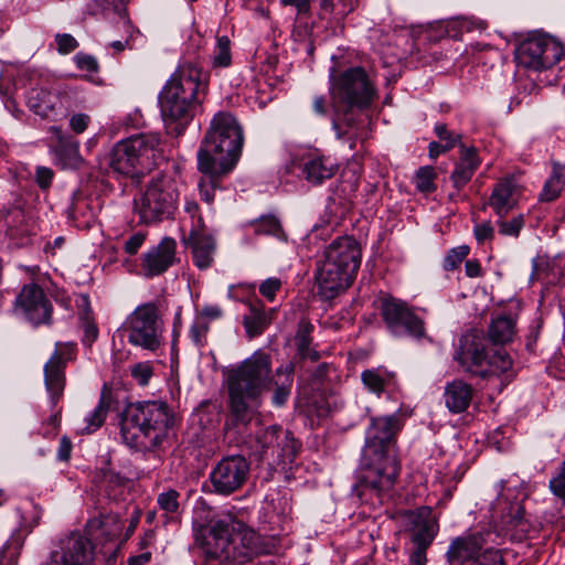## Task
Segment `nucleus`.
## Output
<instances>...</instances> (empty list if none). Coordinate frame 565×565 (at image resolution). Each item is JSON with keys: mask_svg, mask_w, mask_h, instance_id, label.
Here are the masks:
<instances>
[{"mask_svg": "<svg viewBox=\"0 0 565 565\" xmlns=\"http://www.w3.org/2000/svg\"><path fill=\"white\" fill-rule=\"evenodd\" d=\"M295 364H281L273 373L271 358L263 351L254 352L241 363L224 371L228 393L226 430L247 427L263 404V394L274 385L271 404L282 407L291 395Z\"/></svg>", "mask_w": 565, "mask_h": 565, "instance_id": "nucleus-1", "label": "nucleus"}, {"mask_svg": "<svg viewBox=\"0 0 565 565\" xmlns=\"http://www.w3.org/2000/svg\"><path fill=\"white\" fill-rule=\"evenodd\" d=\"M243 145V129L236 119L230 113H217L198 151V170L202 173L198 188L202 201L214 202L215 190L222 189L223 178L234 170Z\"/></svg>", "mask_w": 565, "mask_h": 565, "instance_id": "nucleus-2", "label": "nucleus"}, {"mask_svg": "<svg viewBox=\"0 0 565 565\" xmlns=\"http://www.w3.org/2000/svg\"><path fill=\"white\" fill-rule=\"evenodd\" d=\"M403 426L397 413L370 418L360 459V484L365 490L381 495L393 488L401 471L397 436Z\"/></svg>", "mask_w": 565, "mask_h": 565, "instance_id": "nucleus-3", "label": "nucleus"}, {"mask_svg": "<svg viewBox=\"0 0 565 565\" xmlns=\"http://www.w3.org/2000/svg\"><path fill=\"white\" fill-rule=\"evenodd\" d=\"M206 74L195 61H184L159 94L160 113L167 132L181 136L194 118L205 95Z\"/></svg>", "mask_w": 565, "mask_h": 565, "instance_id": "nucleus-4", "label": "nucleus"}, {"mask_svg": "<svg viewBox=\"0 0 565 565\" xmlns=\"http://www.w3.org/2000/svg\"><path fill=\"white\" fill-rule=\"evenodd\" d=\"M195 539L207 557L221 562L244 564L262 552L258 535L232 515L211 520Z\"/></svg>", "mask_w": 565, "mask_h": 565, "instance_id": "nucleus-5", "label": "nucleus"}, {"mask_svg": "<svg viewBox=\"0 0 565 565\" xmlns=\"http://www.w3.org/2000/svg\"><path fill=\"white\" fill-rule=\"evenodd\" d=\"M174 425L175 416L167 402L142 401L124 409L120 434L127 446L143 450L160 446Z\"/></svg>", "mask_w": 565, "mask_h": 565, "instance_id": "nucleus-6", "label": "nucleus"}, {"mask_svg": "<svg viewBox=\"0 0 565 565\" xmlns=\"http://www.w3.org/2000/svg\"><path fill=\"white\" fill-rule=\"evenodd\" d=\"M360 263L361 249L353 237L343 236L332 241L317 266L319 295L331 300L344 291L352 284Z\"/></svg>", "mask_w": 565, "mask_h": 565, "instance_id": "nucleus-7", "label": "nucleus"}, {"mask_svg": "<svg viewBox=\"0 0 565 565\" xmlns=\"http://www.w3.org/2000/svg\"><path fill=\"white\" fill-rule=\"evenodd\" d=\"M454 360L462 371L487 379L507 374L512 369V359L502 348L490 350L488 340L478 330L463 333L455 350Z\"/></svg>", "mask_w": 565, "mask_h": 565, "instance_id": "nucleus-8", "label": "nucleus"}, {"mask_svg": "<svg viewBox=\"0 0 565 565\" xmlns=\"http://www.w3.org/2000/svg\"><path fill=\"white\" fill-rule=\"evenodd\" d=\"M175 179L164 172L153 177L143 192L134 199V212L140 223L151 224L173 216L179 198Z\"/></svg>", "mask_w": 565, "mask_h": 565, "instance_id": "nucleus-9", "label": "nucleus"}, {"mask_svg": "<svg viewBox=\"0 0 565 565\" xmlns=\"http://www.w3.org/2000/svg\"><path fill=\"white\" fill-rule=\"evenodd\" d=\"M159 139L136 135L118 141L109 153L110 169L125 177L139 178L153 166Z\"/></svg>", "mask_w": 565, "mask_h": 565, "instance_id": "nucleus-10", "label": "nucleus"}, {"mask_svg": "<svg viewBox=\"0 0 565 565\" xmlns=\"http://www.w3.org/2000/svg\"><path fill=\"white\" fill-rule=\"evenodd\" d=\"M374 94V87L362 67H351L330 76V96L337 113L347 114L353 108H366Z\"/></svg>", "mask_w": 565, "mask_h": 565, "instance_id": "nucleus-11", "label": "nucleus"}, {"mask_svg": "<svg viewBox=\"0 0 565 565\" xmlns=\"http://www.w3.org/2000/svg\"><path fill=\"white\" fill-rule=\"evenodd\" d=\"M162 331L163 323L158 306L153 302L138 306L126 321L128 342L151 352L161 345Z\"/></svg>", "mask_w": 565, "mask_h": 565, "instance_id": "nucleus-12", "label": "nucleus"}, {"mask_svg": "<svg viewBox=\"0 0 565 565\" xmlns=\"http://www.w3.org/2000/svg\"><path fill=\"white\" fill-rule=\"evenodd\" d=\"M563 56V44L555 38L541 33L529 36L515 50L518 65L535 72L553 67Z\"/></svg>", "mask_w": 565, "mask_h": 565, "instance_id": "nucleus-13", "label": "nucleus"}, {"mask_svg": "<svg viewBox=\"0 0 565 565\" xmlns=\"http://www.w3.org/2000/svg\"><path fill=\"white\" fill-rule=\"evenodd\" d=\"M248 473L249 463L243 456L224 457L210 473L213 491L222 495L232 494L243 487Z\"/></svg>", "mask_w": 565, "mask_h": 565, "instance_id": "nucleus-14", "label": "nucleus"}, {"mask_svg": "<svg viewBox=\"0 0 565 565\" xmlns=\"http://www.w3.org/2000/svg\"><path fill=\"white\" fill-rule=\"evenodd\" d=\"M381 315L387 329L396 337L422 338L425 334L424 321L404 301L394 298L383 300Z\"/></svg>", "mask_w": 565, "mask_h": 565, "instance_id": "nucleus-15", "label": "nucleus"}, {"mask_svg": "<svg viewBox=\"0 0 565 565\" xmlns=\"http://www.w3.org/2000/svg\"><path fill=\"white\" fill-rule=\"evenodd\" d=\"M76 348L73 342H56L55 350L44 364V383L53 406L61 397L66 384L65 369L75 359Z\"/></svg>", "mask_w": 565, "mask_h": 565, "instance_id": "nucleus-16", "label": "nucleus"}, {"mask_svg": "<svg viewBox=\"0 0 565 565\" xmlns=\"http://www.w3.org/2000/svg\"><path fill=\"white\" fill-rule=\"evenodd\" d=\"M14 306L15 310L34 327L52 323V302L36 284L25 285L19 292Z\"/></svg>", "mask_w": 565, "mask_h": 565, "instance_id": "nucleus-17", "label": "nucleus"}, {"mask_svg": "<svg viewBox=\"0 0 565 565\" xmlns=\"http://www.w3.org/2000/svg\"><path fill=\"white\" fill-rule=\"evenodd\" d=\"M95 559L94 545L85 535L73 532L62 539L55 550L50 553L46 565H93Z\"/></svg>", "mask_w": 565, "mask_h": 565, "instance_id": "nucleus-18", "label": "nucleus"}, {"mask_svg": "<svg viewBox=\"0 0 565 565\" xmlns=\"http://www.w3.org/2000/svg\"><path fill=\"white\" fill-rule=\"evenodd\" d=\"M177 242L166 236L141 256L140 270L143 277L153 278L169 270L177 262Z\"/></svg>", "mask_w": 565, "mask_h": 565, "instance_id": "nucleus-19", "label": "nucleus"}, {"mask_svg": "<svg viewBox=\"0 0 565 565\" xmlns=\"http://www.w3.org/2000/svg\"><path fill=\"white\" fill-rule=\"evenodd\" d=\"M522 195V188L513 177L500 179L492 188L487 205L502 218L513 211Z\"/></svg>", "mask_w": 565, "mask_h": 565, "instance_id": "nucleus-20", "label": "nucleus"}, {"mask_svg": "<svg viewBox=\"0 0 565 565\" xmlns=\"http://www.w3.org/2000/svg\"><path fill=\"white\" fill-rule=\"evenodd\" d=\"M486 540L481 532L469 533L451 540L446 552L449 565H469L484 551Z\"/></svg>", "mask_w": 565, "mask_h": 565, "instance_id": "nucleus-21", "label": "nucleus"}, {"mask_svg": "<svg viewBox=\"0 0 565 565\" xmlns=\"http://www.w3.org/2000/svg\"><path fill=\"white\" fill-rule=\"evenodd\" d=\"M338 170L339 164L335 160L323 154H308L302 158L300 164L302 178L313 186L332 179Z\"/></svg>", "mask_w": 565, "mask_h": 565, "instance_id": "nucleus-22", "label": "nucleus"}, {"mask_svg": "<svg viewBox=\"0 0 565 565\" xmlns=\"http://www.w3.org/2000/svg\"><path fill=\"white\" fill-rule=\"evenodd\" d=\"M122 524L118 514L99 512L86 522L85 531L88 536L99 543L115 541L121 534Z\"/></svg>", "mask_w": 565, "mask_h": 565, "instance_id": "nucleus-23", "label": "nucleus"}, {"mask_svg": "<svg viewBox=\"0 0 565 565\" xmlns=\"http://www.w3.org/2000/svg\"><path fill=\"white\" fill-rule=\"evenodd\" d=\"M56 137V145L53 147L54 158L63 169H77L83 162L79 154V142L65 134L58 127H52Z\"/></svg>", "mask_w": 565, "mask_h": 565, "instance_id": "nucleus-24", "label": "nucleus"}, {"mask_svg": "<svg viewBox=\"0 0 565 565\" xmlns=\"http://www.w3.org/2000/svg\"><path fill=\"white\" fill-rule=\"evenodd\" d=\"M481 164L475 147L460 145L459 160L455 164V169L450 174V180L457 190L462 189L473 177L475 172Z\"/></svg>", "mask_w": 565, "mask_h": 565, "instance_id": "nucleus-25", "label": "nucleus"}, {"mask_svg": "<svg viewBox=\"0 0 565 565\" xmlns=\"http://www.w3.org/2000/svg\"><path fill=\"white\" fill-rule=\"evenodd\" d=\"M473 393L472 385L462 380L448 382L444 390L445 406L452 414L463 413L469 408Z\"/></svg>", "mask_w": 565, "mask_h": 565, "instance_id": "nucleus-26", "label": "nucleus"}, {"mask_svg": "<svg viewBox=\"0 0 565 565\" xmlns=\"http://www.w3.org/2000/svg\"><path fill=\"white\" fill-rule=\"evenodd\" d=\"M188 243L191 248L194 265L201 270L210 268L214 263L216 250V243L213 236L202 233H191Z\"/></svg>", "mask_w": 565, "mask_h": 565, "instance_id": "nucleus-27", "label": "nucleus"}, {"mask_svg": "<svg viewBox=\"0 0 565 565\" xmlns=\"http://www.w3.org/2000/svg\"><path fill=\"white\" fill-rule=\"evenodd\" d=\"M248 313L244 316L243 324L249 338L260 335L271 323L275 309L266 311L260 300L248 302Z\"/></svg>", "mask_w": 565, "mask_h": 565, "instance_id": "nucleus-28", "label": "nucleus"}, {"mask_svg": "<svg viewBox=\"0 0 565 565\" xmlns=\"http://www.w3.org/2000/svg\"><path fill=\"white\" fill-rule=\"evenodd\" d=\"M29 108L41 117H49L55 113L61 97L58 93L44 88H32L26 97Z\"/></svg>", "mask_w": 565, "mask_h": 565, "instance_id": "nucleus-29", "label": "nucleus"}, {"mask_svg": "<svg viewBox=\"0 0 565 565\" xmlns=\"http://www.w3.org/2000/svg\"><path fill=\"white\" fill-rule=\"evenodd\" d=\"M113 402V392L105 384L102 388L97 405L84 418L85 426L82 428V431L85 434H92L99 429L106 420L107 414L111 407Z\"/></svg>", "mask_w": 565, "mask_h": 565, "instance_id": "nucleus-30", "label": "nucleus"}, {"mask_svg": "<svg viewBox=\"0 0 565 565\" xmlns=\"http://www.w3.org/2000/svg\"><path fill=\"white\" fill-rule=\"evenodd\" d=\"M315 326L307 319H301L298 322L297 332L295 335V344L297 352L302 360L318 361L320 359L319 352L312 347V332Z\"/></svg>", "mask_w": 565, "mask_h": 565, "instance_id": "nucleus-31", "label": "nucleus"}, {"mask_svg": "<svg viewBox=\"0 0 565 565\" xmlns=\"http://www.w3.org/2000/svg\"><path fill=\"white\" fill-rule=\"evenodd\" d=\"M97 487L104 491L108 499L118 500L127 483V479L110 468H105L96 476Z\"/></svg>", "mask_w": 565, "mask_h": 565, "instance_id": "nucleus-32", "label": "nucleus"}, {"mask_svg": "<svg viewBox=\"0 0 565 565\" xmlns=\"http://www.w3.org/2000/svg\"><path fill=\"white\" fill-rule=\"evenodd\" d=\"M394 373L382 367L364 370L361 373L363 385L373 394L381 395L394 383Z\"/></svg>", "mask_w": 565, "mask_h": 565, "instance_id": "nucleus-33", "label": "nucleus"}, {"mask_svg": "<svg viewBox=\"0 0 565 565\" xmlns=\"http://www.w3.org/2000/svg\"><path fill=\"white\" fill-rule=\"evenodd\" d=\"M515 332V321L508 316H499L491 321L488 329L489 340L493 344L510 342Z\"/></svg>", "mask_w": 565, "mask_h": 565, "instance_id": "nucleus-34", "label": "nucleus"}, {"mask_svg": "<svg viewBox=\"0 0 565 565\" xmlns=\"http://www.w3.org/2000/svg\"><path fill=\"white\" fill-rule=\"evenodd\" d=\"M565 185L564 168L559 163H554L552 172L545 181L539 195L541 202H553L562 193Z\"/></svg>", "mask_w": 565, "mask_h": 565, "instance_id": "nucleus-35", "label": "nucleus"}, {"mask_svg": "<svg viewBox=\"0 0 565 565\" xmlns=\"http://www.w3.org/2000/svg\"><path fill=\"white\" fill-rule=\"evenodd\" d=\"M254 233L257 235H271L280 241H286V234L280 221L275 215H263L250 222Z\"/></svg>", "mask_w": 565, "mask_h": 565, "instance_id": "nucleus-36", "label": "nucleus"}, {"mask_svg": "<svg viewBox=\"0 0 565 565\" xmlns=\"http://www.w3.org/2000/svg\"><path fill=\"white\" fill-rule=\"evenodd\" d=\"M438 532V525L436 522L426 520L423 521L413 534V543L415 548L426 550L433 543Z\"/></svg>", "mask_w": 565, "mask_h": 565, "instance_id": "nucleus-37", "label": "nucleus"}, {"mask_svg": "<svg viewBox=\"0 0 565 565\" xmlns=\"http://www.w3.org/2000/svg\"><path fill=\"white\" fill-rule=\"evenodd\" d=\"M280 433L282 428L278 425L259 430L255 437L258 451L265 454L269 448L275 449L276 443L280 439Z\"/></svg>", "mask_w": 565, "mask_h": 565, "instance_id": "nucleus-38", "label": "nucleus"}, {"mask_svg": "<svg viewBox=\"0 0 565 565\" xmlns=\"http://www.w3.org/2000/svg\"><path fill=\"white\" fill-rule=\"evenodd\" d=\"M22 546V537L19 534L11 535L0 550V565H14Z\"/></svg>", "mask_w": 565, "mask_h": 565, "instance_id": "nucleus-39", "label": "nucleus"}, {"mask_svg": "<svg viewBox=\"0 0 565 565\" xmlns=\"http://www.w3.org/2000/svg\"><path fill=\"white\" fill-rule=\"evenodd\" d=\"M298 441L292 437L291 433L284 430L280 433V439L276 443L277 456L282 460L292 461L299 449Z\"/></svg>", "mask_w": 565, "mask_h": 565, "instance_id": "nucleus-40", "label": "nucleus"}, {"mask_svg": "<svg viewBox=\"0 0 565 565\" xmlns=\"http://www.w3.org/2000/svg\"><path fill=\"white\" fill-rule=\"evenodd\" d=\"M436 172L430 166L420 167L415 174L416 189L422 193H431L436 190Z\"/></svg>", "mask_w": 565, "mask_h": 565, "instance_id": "nucleus-41", "label": "nucleus"}, {"mask_svg": "<svg viewBox=\"0 0 565 565\" xmlns=\"http://www.w3.org/2000/svg\"><path fill=\"white\" fill-rule=\"evenodd\" d=\"M231 41L228 36H218L214 49L213 66L214 67H227L231 65Z\"/></svg>", "mask_w": 565, "mask_h": 565, "instance_id": "nucleus-42", "label": "nucleus"}, {"mask_svg": "<svg viewBox=\"0 0 565 565\" xmlns=\"http://www.w3.org/2000/svg\"><path fill=\"white\" fill-rule=\"evenodd\" d=\"M469 253L470 247L468 245H460L450 248L443 260L444 270L452 271L457 269L460 266V264L467 258Z\"/></svg>", "mask_w": 565, "mask_h": 565, "instance_id": "nucleus-43", "label": "nucleus"}, {"mask_svg": "<svg viewBox=\"0 0 565 565\" xmlns=\"http://www.w3.org/2000/svg\"><path fill=\"white\" fill-rule=\"evenodd\" d=\"M524 224L525 220L523 214H519L511 220H505V217H498L497 221L499 233L503 236L512 237H518L520 235Z\"/></svg>", "mask_w": 565, "mask_h": 565, "instance_id": "nucleus-44", "label": "nucleus"}, {"mask_svg": "<svg viewBox=\"0 0 565 565\" xmlns=\"http://www.w3.org/2000/svg\"><path fill=\"white\" fill-rule=\"evenodd\" d=\"M210 330L209 322L203 318H196L189 329V337L198 348L206 344V338Z\"/></svg>", "mask_w": 565, "mask_h": 565, "instance_id": "nucleus-45", "label": "nucleus"}, {"mask_svg": "<svg viewBox=\"0 0 565 565\" xmlns=\"http://www.w3.org/2000/svg\"><path fill=\"white\" fill-rule=\"evenodd\" d=\"M180 493L174 489L161 492L157 498L158 507L164 513H175L179 510Z\"/></svg>", "mask_w": 565, "mask_h": 565, "instance_id": "nucleus-46", "label": "nucleus"}, {"mask_svg": "<svg viewBox=\"0 0 565 565\" xmlns=\"http://www.w3.org/2000/svg\"><path fill=\"white\" fill-rule=\"evenodd\" d=\"M469 565H505L500 551L494 548H484V551Z\"/></svg>", "mask_w": 565, "mask_h": 565, "instance_id": "nucleus-47", "label": "nucleus"}, {"mask_svg": "<svg viewBox=\"0 0 565 565\" xmlns=\"http://www.w3.org/2000/svg\"><path fill=\"white\" fill-rule=\"evenodd\" d=\"M434 131L440 139V143L447 147L449 146L450 150L455 148L457 143H459V146L461 145V135L449 131L445 124H436Z\"/></svg>", "mask_w": 565, "mask_h": 565, "instance_id": "nucleus-48", "label": "nucleus"}, {"mask_svg": "<svg viewBox=\"0 0 565 565\" xmlns=\"http://www.w3.org/2000/svg\"><path fill=\"white\" fill-rule=\"evenodd\" d=\"M55 42L57 44V52L62 55L74 52L79 45L77 40L68 33H57Z\"/></svg>", "mask_w": 565, "mask_h": 565, "instance_id": "nucleus-49", "label": "nucleus"}, {"mask_svg": "<svg viewBox=\"0 0 565 565\" xmlns=\"http://www.w3.org/2000/svg\"><path fill=\"white\" fill-rule=\"evenodd\" d=\"M152 373V366L149 362H140L131 367V376L142 386L149 383Z\"/></svg>", "mask_w": 565, "mask_h": 565, "instance_id": "nucleus-50", "label": "nucleus"}, {"mask_svg": "<svg viewBox=\"0 0 565 565\" xmlns=\"http://www.w3.org/2000/svg\"><path fill=\"white\" fill-rule=\"evenodd\" d=\"M551 492L565 502V460L562 462L559 472L550 480Z\"/></svg>", "mask_w": 565, "mask_h": 565, "instance_id": "nucleus-51", "label": "nucleus"}, {"mask_svg": "<svg viewBox=\"0 0 565 565\" xmlns=\"http://www.w3.org/2000/svg\"><path fill=\"white\" fill-rule=\"evenodd\" d=\"M281 288V280L276 277H270L264 280L259 286V292L267 300L273 301L276 294Z\"/></svg>", "mask_w": 565, "mask_h": 565, "instance_id": "nucleus-52", "label": "nucleus"}, {"mask_svg": "<svg viewBox=\"0 0 565 565\" xmlns=\"http://www.w3.org/2000/svg\"><path fill=\"white\" fill-rule=\"evenodd\" d=\"M74 62L81 71H86L89 73H96L98 71V62L97 60L89 54L77 53L74 56Z\"/></svg>", "mask_w": 565, "mask_h": 565, "instance_id": "nucleus-53", "label": "nucleus"}, {"mask_svg": "<svg viewBox=\"0 0 565 565\" xmlns=\"http://www.w3.org/2000/svg\"><path fill=\"white\" fill-rule=\"evenodd\" d=\"M473 234L478 243L491 241L494 237V228L490 221L477 224L473 228Z\"/></svg>", "mask_w": 565, "mask_h": 565, "instance_id": "nucleus-54", "label": "nucleus"}, {"mask_svg": "<svg viewBox=\"0 0 565 565\" xmlns=\"http://www.w3.org/2000/svg\"><path fill=\"white\" fill-rule=\"evenodd\" d=\"M146 241V234L138 232L132 234L126 242L124 249L129 255H135Z\"/></svg>", "mask_w": 565, "mask_h": 565, "instance_id": "nucleus-55", "label": "nucleus"}, {"mask_svg": "<svg viewBox=\"0 0 565 565\" xmlns=\"http://www.w3.org/2000/svg\"><path fill=\"white\" fill-rule=\"evenodd\" d=\"M54 172L52 169L46 167H38L35 170V181L41 189L50 188Z\"/></svg>", "mask_w": 565, "mask_h": 565, "instance_id": "nucleus-56", "label": "nucleus"}, {"mask_svg": "<svg viewBox=\"0 0 565 565\" xmlns=\"http://www.w3.org/2000/svg\"><path fill=\"white\" fill-rule=\"evenodd\" d=\"M524 514V509L518 505L510 520L511 525L522 533H526L529 531V524Z\"/></svg>", "mask_w": 565, "mask_h": 565, "instance_id": "nucleus-57", "label": "nucleus"}, {"mask_svg": "<svg viewBox=\"0 0 565 565\" xmlns=\"http://www.w3.org/2000/svg\"><path fill=\"white\" fill-rule=\"evenodd\" d=\"M89 121L88 115L75 114L70 119V127L75 134H82L87 129Z\"/></svg>", "mask_w": 565, "mask_h": 565, "instance_id": "nucleus-58", "label": "nucleus"}, {"mask_svg": "<svg viewBox=\"0 0 565 565\" xmlns=\"http://www.w3.org/2000/svg\"><path fill=\"white\" fill-rule=\"evenodd\" d=\"M465 273L469 278H477L482 276L481 264L478 259H468L465 263Z\"/></svg>", "mask_w": 565, "mask_h": 565, "instance_id": "nucleus-59", "label": "nucleus"}, {"mask_svg": "<svg viewBox=\"0 0 565 565\" xmlns=\"http://www.w3.org/2000/svg\"><path fill=\"white\" fill-rule=\"evenodd\" d=\"M72 451V443L71 440L64 436L60 439V445L57 449V458L58 460L66 461L71 457Z\"/></svg>", "mask_w": 565, "mask_h": 565, "instance_id": "nucleus-60", "label": "nucleus"}, {"mask_svg": "<svg viewBox=\"0 0 565 565\" xmlns=\"http://www.w3.org/2000/svg\"><path fill=\"white\" fill-rule=\"evenodd\" d=\"M98 337V329L95 323L86 321L84 343L92 344Z\"/></svg>", "mask_w": 565, "mask_h": 565, "instance_id": "nucleus-61", "label": "nucleus"}, {"mask_svg": "<svg viewBox=\"0 0 565 565\" xmlns=\"http://www.w3.org/2000/svg\"><path fill=\"white\" fill-rule=\"evenodd\" d=\"M426 550L414 548L409 555V565H426Z\"/></svg>", "mask_w": 565, "mask_h": 565, "instance_id": "nucleus-62", "label": "nucleus"}, {"mask_svg": "<svg viewBox=\"0 0 565 565\" xmlns=\"http://www.w3.org/2000/svg\"><path fill=\"white\" fill-rule=\"evenodd\" d=\"M335 6L338 9L337 14L340 17H345L354 10L353 0H338Z\"/></svg>", "mask_w": 565, "mask_h": 565, "instance_id": "nucleus-63", "label": "nucleus"}, {"mask_svg": "<svg viewBox=\"0 0 565 565\" xmlns=\"http://www.w3.org/2000/svg\"><path fill=\"white\" fill-rule=\"evenodd\" d=\"M449 150H450L449 146L447 147L444 143H440L437 141H431L428 146V152H429V157L431 159H436L438 156H440L441 153H445Z\"/></svg>", "mask_w": 565, "mask_h": 565, "instance_id": "nucleus-64", "label": "nucleus"}]
</instances>
